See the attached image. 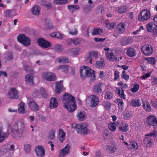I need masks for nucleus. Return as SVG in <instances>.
Wrapping results in <instances>:
<instances>
[{
    "instance_id": "f257e3e1",
    "label": "nucleus",
    "mask_w": 157,
    "mask_h": 157,
    "mask_svg": "<svg viewBox=\"0 0 157 157\" xmlns=\"http://www.w3.org/2000/svg\"><path fill=\"white\" fill-rule=\"evenodd\" d=\"M26 123L24 120H21L15 123L14 126L12 129L11 135L15 139H19L23 137L28 133L26 129Z\"/></svg>"
},
{
    "instance_id": "f03ea898",
    "label": "nucleus",
    "mask_w": 157,
    "mask_h": 157,
    "mask_svg": "<svg viewBox=\"0 0 157 157\" xmlns=\"http://www.w3.org/2000/svg\"><path fill=\"white\" fill-rule=\"evenodd\" d=\"M63 102L64 107L70 112H73L76 108L75 98L67 93L63 95Z\"/></svg>"
},
{
    "instance_id": "7ed1b4c3",
    "label": "nucleus",
    "mask_w": 157,
    "mask_h": 157,
    "mask_svg": "<svg viewBox=\"0 0 157 157\" xmlns=\"http://www.w3.org/2000/svg\"><path fill=\"white\" fill-rule=\"evenodd\" d=\"M94 72V71L88 67L84 66L81 67L80 69L81 77L84 78L86 76H88L90 78L91 81L95 80V75Z\"/></svg>"
},
{
    "instance_id": "20e7f679",
    "label": "nucleus",
    "mask_w": 157,
    "mask_h": 157,
    "mask_svg": "<svg viewBox=\"0 0 157 157\" xmlns=\"http://www.w3.org/2000/svg\"><path fill=\"white\" fill-rule=\"evenodd\" d=\"M72 127L76 128V131L78 133L83 135H86L90 132V130L87 128L88 124L87 123L84 122L82 124H73Z\"/></svg>"
},
{
    "instance_id": "39448f33",
    "label": "nucleus",
    "mask_w": 157,
    "mask_h": 157,
    "mask_svg": "<svg viewBox=\"0 0 157 157\" xmlns=\"http://www.w3.org/2000/svg\"><path fill=\"white\" fill-rule=\"evenodd\" d=\"M151 17L150 11L147 10H142L139 14L138 18L139 21L143 22L148 20Z\"/></svg>"
},
{
    "instance_id": "423d86ee",
    "label": "nucleus",
    "mask_w": 157,
    "mask_h": 157,
    "mask_svg": "<svg viewBox=\"0 0 157 157\" xmlns=\"http://www.w3.org/2000/svg\"><path fill=\"white\" fill-rule=\"evenodd\" d=\"M18 41L23 45L28 46L31 44V40L24 34H20L17 36Z\"/></svg>"
},
{
    "instance_id": "0eeeda50",
    "label": "nucleus",
    "mask_w": 157,
    "mask_h": 157,
    "mask_svg": "<svg viewBox=\"0 0 157 157\" xmlns=\"http://www.w3.org/2000/svg\"><path fill=\"white\" fill-rule=\"evenodd\" d=\"M42 76L43 78L48 81H53L56 80V77L54 73L50 72H44Z\"/></svg>"
},
{
    "instance_id": "6e6552de",
    "label": "nucleus",
    "mask_w": 157,
    "mask_h": 157,
    "mask_svg": "<svg viewBox=\"0 0 157 157\" xmlns=\"http://www.w3.org/2000/svg\"><path fill=\"white\" fill-rule=\"evenodd\" d=\"M146 123L148 125L152 126L155 128L157 127V118L154 116L151 115L147 117Z\"/></svg>"
},
{
    "instance_id": "1a4fd4ad",
    "label": "nucleus",
    "mask_w": 157,
    "mask_h": 157,
    "mask_svg": "<svg viewBox=\"0 0 157 157\" xmlns=\"http://www.w3.org/2000/svg\"><path fill=\"white\" fill-rule=\"evenodd\" d=\"M90 106L92 107H95L98 104L99 100L98 97L94 95H91L88 97Z\"/></svg>"
},
{
    "instance_id": "9d476101",
    "label": "nucleus",
    "mask_w": 157,
    "mask_h": 157,
    "mask_svg": "<svg viewBox=\"0 0 157 157\" xmlns=\"http://www.w3.org/2000/svg\"><path fill=\"white\" fill-rule=\"evenodd\" d=\"M141 49L143 53L147 56H150L153 52L152 46L149 44H145L142 47Z\"/></svg>"
},
{
    "instance_id": "9b49d317",
    "label": "nucleus",
    "mask_w": 157,
    "mask_h": 157,
    "mask_svg": "<svg viewBox=\"0 0 157 157\" xmlns=\"http://www.w3.org/2000/svg\"><path fill=\"white\" fill-rule=\"evenodd\" d=\"M28 104L30 108L33 111L36 112L39 110V106L35 101L31 98L28 99Z\"/></svg>"
},
{
    "instance_id": "f8f14e48",
    "label": "nucleus",
    "mask_w": 157,
    "mask_h": 157,
    "mask_svg": "<svg viewBox=\"0 0 157 157\" xmlns=\"http://www.w3.org/2000/svg\"><path fill=\"white\" fill-rule=\"evenodd\" d=\"M125 22H121L119 23L116 26L115 31V33L117 34H121L125 30Z\"/></svg>"
},
{
    "instance_id": "ddd939ff",
    "label": "nucleus",
    "mask_w": 157,
    "mask_h": 157,
    "mask_svg": "<svg viewBox=\"0 0 157 157\" xmlns=\"http://www.w3.org/2000/svg\"><path fill=\"white\" fill-rule=\"evenodd\" d=\"M37 43L42 48H48L51 46V44L43 38H40L38 39Z\"/></svg>"
},
{
    "instance_id": "4468645a",
    "label": "nucleus",
    "mask_w": 157,
    "mask_h": 157,
    "mask_svg": "<svg viewBox=\"0 0 157 157\" xmlns=\"http://www.w3.org/2000/svg\"><path fill=\"white\" fill-rule=\"evenodd\" d=\"M103 87V84L98 82L96 84L93 86V91L95 93H101Z\"/></svg>"
},
{
    "instance_id": "2eb2a0df",
    "label": "nucleus",
    "mask_w": 157,
    "mask_h": 157,
    "mask_svg": "<svg viewBox=\"0 0 157 157\" xmlns=\"http://www.w3.org/2000/svg\"><path fill=\"white\" fill-rule=\"evenodd\" d=\"M18 92L16 88H12L10 89L7 94L8 97L11 99L17 98Z\"/></svg>"
},
{
    "instance_id": "dca6fc26",
    "label": "nucleus",
    "mask_w": 157,
    "mask_h": 157,
    "mask_svg": "<svg viewBox=\"0 0 157 157\" xmlns=\"http://www.w3.org/2000/svg\"><path fill=\"white\" fill-rule=\"evenodd\" d=\"M70 145L67 144L63 148L61 149L59 154V157H64L66 155L69 153L70 148Z\"/></svg>"
},
{
    "instance_id": "f3484780",
    "label": "nucleus",
    "mask_w": 157,
    "mask_h": 157,
    "mask_svg": "<svg viewBox=\"0 0 157 157\" xmlns=\"http://www.w3.org/2000/svg\"><path fill=\"white\" fill-rule=\"evenodd\" d=\"M35 151L37 156L43 157L44 155L45 151L43 147L42 146H38L36 148Z\"/></svg>"
},
{
    "instance_id": "a211bd4d",
    "label": "nucleus",
    "mask_w": 157,
    "mask_h": 157,
    "mask_svg": "<svg viewBox=\"0 0 157 157\" xmlns=\"http://www.w3.org/2000/svg\"><path fill=\"white\" fill-rule=\"evenodd\" d=\"M105 55L107 59L111 62L116 61L117 60V57H116L111 52H106Z\"/></svg>"
},
{
    "instance_id": "6ab92c4d",
    "label": "nucleus",
    "mask_w": 157,
    "mask_h": 157,
    "mask_svg": "<svg viewBox=\"0 0 157 157\" xmlns=\"http://www.w3.org/2000/svg\"><path fill=\"white\" fill-rule=\"evenodd\" d=\"M58 106V103L56 98L54 97L52 98L50 100L49 107L51 109L56 108Z\"/></svg>"
},
{
    "instance_id": "aec40b11",
    "label": "nucleus",
    "mask_w": 157,
    "mask_h": 157,
    "mask_svg": "<svg viewBox=\"0 0 157 157\" xmlns=\"http://www.w3.org/2000/svg\"><path fill=\"white\" fill-rule=\"evenodd\" d=\"M62 82V81H60L56 83L55 90L57 94H59L63 90V85Z\"/></svg>"
},
{
    "instance_id": "412c9836",
    "label": "nucleus",
    "mask_w": 157,
    "mask_h": 157,
    "mask_svg": "<svg viewBox=\"0 0 157 157\" xmlns=\"http://www.w3.org/2000/svg\"><path fill=\"white\" fill-rule=\"evenodd\" d=\"M118 128L120 131L123 132H126L128 131L129 127L126 123H121L119 126Z\"/></svg>"
},
{
    "instance_id": "4be33fe9",
    "label": "nucleus",
    "mask_w": 157,
    "mask_h": 157,
    "mask_svg": "<svg viewBox=\"0 0 157 157\" xmlns=\"http://www.w3.org/2000/svg\"><path fill=\"white\" fill-rule=\"evenodd\" d=\"M132 39L131 37H124L122 38L121 41V44L123 46L128 45L132 43Z\"/></svg>"
},
{
    "instance_id": "5701e85b",
    "label": "nucleus",
    "mask_w": 157,
    "mask_h": 157,
    "mask_svg": "<svg viewBox=\"0 0 157 157\" xmlns=\"http://www.w3.org/2000/svg\"><path fill=\"white\" fill-rule=\"evenodd\" d=\"M116 91L120 98L124 99L126 98V95L122 88L117 87Z\"/></svg>"
},
{
    "instance_id": "b1692460",
    "label": "nucleus",
    "mask_w": 157,
    "mask_h": 157,
    "mask_svg": "<svg viewBox=\"0 0 157 157\" xmlns=\"http://www.w3.org/2000/svg\"><path fill=\"white\" fill-rule=\"evenodd\" d=\"M130 105L134 107H139L141 105V103L139 99L137 98L132 99L130 102Z\"/></svg>"
},
{
    "instance_id": "393cba45",
    "label": "nucleus",
    "mask_w": 157,
    "mask_h": 157,
    "mask_svg": "<svg viewBox=\"0 0 157 157\" xmlns=\"http://www.w3.org/2000/svg\"><path fill=\"white\" fill-rule=\"evenodd\" d=\"M116 149L117 148L114 144L108 145L106 147V151L110 154L114 153Z\"/></svg>"
},
{
    "instance_id": "a878e982",
    "label": "nucleus",
    "mask_w": 157,
    "mask_h": 157,
    "mask_svg": "<svg viewBox=\"0 0 157 157\" xmlns=\"http://www.w3.org/2000/svg\"><path fill=\"white\" fill-rule=\"evenodd\" d=\"M10 134L8 132H6L0 130V143H2L5 139L7 138Z\"/></svg>"
},
{
    "instance_id": "bb28decb",
    "label": "nucleus",
    "mask_w": 157,
    "mask_h": 157,
    "mask_svg": "<svg viewBox=\"0 0 157 157\" xmlns=\"http://www.w3.org/2000/svg\"><path fill=\"white\" fill-rule=\"evenodd\" d=\"M142 106L145 110L149 112L151 111V107L149 103L147 101H143Z\"/></svg>"
},
{
    "instance_id": "cd10ccee",
    "label": "nucleus",
    "mask_w": 157,
    "mask_h": 157,
    "mask_svg": "<svg viewBox=\"0 0 157 157\" xmlns=\"http://www.w3.org/2000/svg\"><path fill=\"white\" fill-rule=\"evenodd\" d=\"M144 142L146 147H149L152 144L153 140L150 137H146L144 138Z\"/></svg>"
},
{
    "instance_id": "c85d7f7f",
    "label": "nucleus",
    "mask_w": 157,
    "mask_h": 157,
    "mask_svg": "<svg viewBox=\"0 0 157 157\" xmlns=\"http://www.w3.org/2000/svg\"><path fill=\"white\" fill-rule=\"evenodd\" d=\"M77 117L79 120L84 121L86 119V114L83 111H80L77 114Z\"/></svg>"
},
{
    "instance_id": "c756f323",
    "label": "nucleus",
    "mask_w": 157,
    "mask_h": 157,
    "mask_svg": "<svg viewBox=\"0 0 157 157\" xmlns=\"http://www.w3.org/2000/svg\"><path fill=\"white\" fill-rule=\"evenodd\" d=\"M157 25L150 22L147 25V30L148 32H152L153 30L157 29Z\"/></svg>"
},
{
    "instance_id": "7c9ffc66",
    "label": "nucleus",
    "mask_w": 157,
    "mask_h": 157,
    "mask_svg": "<svg viewBox=\"0 0 157 157\" xmlns=\"http://www.w3.org/2000/svg\"><path fill=\"white\" fill-rule=\"evenodd\" d=\"M33 76L32 75L28 74L26 75L25 80L27 83H29L30 85H34L33 82Z\"/></svg>"
},
{
    "instance_id": "2f4dec72",
    "label": "nucleus",
    "mask_w": 157,
    "mask_h": 157,
    "mask_svg": "<svg viewBox=\"0 0 157 157\" xmlns=\"http://www.w3.org/2000/svg\"><path fill=\"white\" fill-rule=\"evenodd\" d=\"M40 8L38 6H34L32 9V12L33 14L37 16L40 13Z\"/></svg>"
},
{
    "instance_id": "473e14b6",
    "label": "nucleus",
    "mask_w": 157,
    "mask_h": 157,
    "mask_svg": "<svg viewBox=\"0 0 157 157\" xmlns=\"http://www.w3.org/2000/svg\"><path fill=\"white\" fill-rule=\"evenodd\" d=\"M128 148L129 150H131L134 151L138 148L137 144L135 141H132L129 142V146Z\"/></svg>"
},
{
    "instance_id": "72a5a7b5",
    "label": "nucleus",
    "mask_w": 157,
    "mask_h": 157,
    "mask_svg": "<svg viewBox=\"0 0 157 157\" xmlns=\"http://www.w3.org/2000/svg\"><path fill=\"white\" fill-rule=\"evenodd\" d=\"M59 140L61 143H62L64 140L65 137V133L63 132V129L60 128L59 130Z\"/></svg>"
},
{
    "instance_id": "f704fd0d",
    "label": "nucleus",
    "mask_w": 157,
    "mask_h": 157,
    "mask_svg": "<svg viewBox=\"0 0 157 157\" xmlns=\"http://www.w3.org/2000/svg\"><path fill=\"white\" fill-rule=\"evenodd\" d=\"M126 54L130 57H133L136 55L135 51L134 48H129L127 49Z\"/></svg>"
},
{
    "instance_id": "c9c22d12",
    "label": "nucleus",
    "mask_w": 157,
    "mask_h": 157,
    "mask_svg": "<svg viewBox=\"0 0 157 157\" xmlns=\"http://www.w3.org/2000/svg\"><path fill=\"white\" fill-rule=\"evenodd\" d=\"M55 131L54 129L51 130L48 132V138L49 140H54L55 137Z\"/></svg>"
},
{
    "instance_id": "e433bc0d",
    "label": "nucleus",
    "mask_w": 157,
    "mask_h": 157,
    "mask_svg": "<svg viewBox=\"0 0 157 157\" xmlns=\"http://www.w3.org/2000/svg\"><path fill=\"white\" fill-rule=\"evenodd\" d=\"M14 11L13 10H7L5 12V16L12 18L15 15Z\"/></svg>"
},
{
    "instance_id": "4c0bfd02",
    "label": "nucleus",
    "mask_w": 157,
    "mask_h": 157,
    "mask_svg": "<svg viewBox=\"0 0 157 157\" xmlns=\"http://www.w3.org/2000/svg\"><path fill=\"white\" fill-rule=\"evenodd\" d=\"M102 33V30L101 29L95 28L93 29L92 34V35H100Z\"/></svg>"
},
{
    "instance_id": "58836bf2",
    "label": "nucleus",
    "mask_w": 157,
    "mask_h": 157,
    "mask_svg": "<svg viewBox=\"0 0 157 157\" xmlns=\"http://www.w3.org/2000/svg\"><path fill=\"white\" fill-rule=\"evenodd\" d=\"M126 7L125 5L117 7L116 8L117 13H122L125 12L126 11Z\"/></svg>"
},
{
    "instance_id": "ea45409f",
    "label": "nucleus",
    "mask_w": 157,
    "mask_h": 157,
    "mask_svg": "<svg viewBox=\"0 0 157 157\" xmlns=\"http://www.w3.org/2000/svg\"><path fill=\"white\" fill-rule=\"evenodd\" d=\"M58 70H61L63 72L67 73L69 70V68L68 66L67 65H62L58 67Z\"/></svg>"
},
{
    "instance_id": "a19ab883",
    "label": "nucleus",
    "mask_w": 157,
    "mask_h": 157,
    "mask_svg": "<svg viewBox=\"0 0 157 157\" xmlns=\"http://www.w3.org/2000/svg\"><path fill=\"white\" fill-rule=\"evenodd\" d=\"M104 60L102 59H101L100 60L97 61L96 63V67L99 68H102L104 65Z\"/></svg>"
},
{
    "instance_id": "79ce46f5",
    "label": "nucleus",
    "mask_w": 157,
    "mask_h": 157,
    "mask_svg": "<svg viewBox=\"0 0 157 157\" xmlns=\"http://www.w3.org/2000/svg\"><path fill=\"white\" fill-rule=\"evenodd\" d=\"M113 97V93L109 90H107L105 93V98L107 99H111Z\"/></svg>"
},
{
    "instance_id": "37998d69",
    "label": "nucleus",
    "mask_w": 157,
    "mask_h": 157,
    "mask_svg": "<svg viewBox=\"0 0 157 157\" xmlns=\"http://www.w3.org/2000/svg\"><path fill=\"white\" fill-rule=\"evenodd\" d=\"M20 107L18 109L19 113L24 114L25 113V104L23 102H21L20 104Z\"/></svg>"
},
{
    "instance_id": "c03bdc74",
    "label": "nucleus",
    "mask_w": 157,
    "mask_h": 157,
    "mask_svg": "<svg viewBox=\"0 0 157 157\" xmlns=\"http://www.w3.org/2000/svg\"><path fill=\"white\" fill-rule=\"evenodd\" d=\"M58 62L59 63H66L69 62L68 58L64 57H61L57 59Z\"/></svg>"
},
{
    "instance_id": "a18cd8bd",
    "label": "nucleus",
    "mask_w": 157,
    "mask_h": 157,
    "mask_svg": "<svg viewBox=\"0 0 157 157\" xmlns=\"http://www.w3.org/2000/svg\"><path fill=\"white\" fill-rule=\"evenodd\" d=\"M68 52L74 55H77L78 54L80 49L79 48H73L68 49Z\"/></svg>"
},
{
    "instance_id": "49530a36",
    "label": "nucleus",
    "mask_w": 157,
    "mask_h": 157,
    "mask_svg": "<svg viewBox=\"0 0 157 157\" xmlns=\"http://www.w3.org/2000/svg\"><path fill=\"white\" fill-rule=\"evenodd\" d=\"M139 88V85L137 83H135L133 87L131 89V91L132 93H134L137 92Z\"/></svg>"
},
{
    "instance_id": "de8ad7c7",
    "label": "nucleus",
    "mask_w": 157,
    "mask_h": 157,
    "mask_svg": "<svg viewBox=\"0 0 157 157\" xmlns=\"http://www.w3.org/2000/svg\"><path fill=\"white\" fill-rule=\"evenodd\" d=\"M145 60L147 61L148 63L152 65L155 64L156 60L154 57H149L145 58Z\"/></svg>"
},
{
    "instance_id": "09e8293b",
    "label": "nucleus",
    "mask_w": 157,
    "mask_h": 157,
    "mask_svg": "<svg viewBox=\"0 0 157 157\" xmlns=\"http://www.w3.org/2000/svg\"><path fill=\"white\" fill-rule=\"evenodd\" d=\"M54 49L55 51L61 52L63 51V47L61 45L57 44L55 46Z\"/></svg>"
},
{
    "instance_id": "8fccbe9b",
    "label": "nucleus",
    "mask_w": 157,
    "mask_h": 157,
    "mask_svg": "<svg viewBox=\"0 0 157 157\" xmlns=\"http://www.w3.org/2000/svg\"><path fill=\"white\" fill-rule=\"evenodd\" d=\"M108 127L109 129L113 132H114L116 129V123H110L109 124Z\"/></svg>"
},
{
    "instance_id": "3c124183",
    "label": "nucleus",
    "mask_w": 157,
    "mask_h": 157,
    "mask_svg": "<svg viewBox=\"0 0 157 157\" xmlns=\"http://www.w3.org/2000/svg\"><path fill=\"white\" fill-rule=\"evenodd\" d=\"M68 0H54V2L56 5L63 4L67 3Z\"/></svg>"
},
{
    "instance_id": "603ef678",
    "label": "nucleus",
    "mask_w": 157,
    "mask_h": 157,
    "mask_svg": "<svg viewBox=\"0 0 157 157\" xmlns=\"http://www.w3.org/2000/svg\"><path fill=\"white\" fill-rule=\"evenodd\" d=\"M102 104L105 109H109L111 107V104L107 101H104Z\"/></svg>"
},
{
    "instance_id": "864d4df0",
    "label": "nucleus",
    "mask_w": 157,
    "mask_h": 157,
    "mask_svg": "<svg viewBox=\"0 0 157 157\" xmlns=\"http://www.w3.org/2000/svg\"><path fill=\"white\" fill-rule=\"evenodd\" d=\"M40 94H41L42 97L44 98H47L48 95L45 91L43 87H41L40 89Z\"/></svg>"
},
{
    "instance_id": "5fc2aeb1",
    "label": "nucleus",
    "mask_w": 157,
    "mask_h": 157,
    "mask_svg": "<svg viewBox=\"0 0 157 157\" xmlns=\"http://www.w3.org/2000/svg\"><path fill=\"white\" fill-rule=\"evenodd\" d=\"M121 77L122 78L125 79L126 81H127L129 79V76L128 75L126 74V71L124 70L122 71L121 75Z\"/></svg>"
},
{
    "instance_id": "6e6d98bb",
    "label": "nucleus",
    "mask_w": 157,
    "mask_h": 157,
    "mask_svg": "<svg viewBox=\"0 0 157 157\" xmlns=\"http://www.w3.org/2000/svg\"><path fill=\"white\" fill-rule=\"evenodd\" d=\"M117 85L120 87V88H122L123 89H126L128 88V85L126 83H124L122 82H119L117 84Z\"/></svg>"
},
{
    "instance_id": "4d7b16f0",
    "label": "nucleus",
    "mask_w": 157,
    "mask_h": 157,
    "mask_svg": "<svg viewBox=\"0 0 157 157\" xmlns=\"http://www.w3.org/2000/svg\"><path fill=\"white\" fill-rule=\"evenodd\" d=\"M5 58L7 60L13 59V57L12 53L11 52L7 53L6 54Z\"/></svg>"
},
{
    "instance_id": "13d9d810",
    "label": "nucleus",
    "mask_w": 157,
    "mask_h": 157,
    "mask_svg": "<svg viewBox=\"0 0 157 157\" xmlns=\"http://www.w3.org/2000/svg\"><path fill=\"white\" fill-rule=\"evenodd\" d=\"M98 53L95 51H92L89 53V57L92 58H96L97 57Z\"/></svg>"
},
{
    "instance_id": "bf43d9fd",
    "label": "nucleus",
    "mask_w": 157,
    "mask_h": 157,
    "mask_svg": "<svg viewBox=\"0 0 157 157\" xmlns=\"http://www.w3.org/2000/svg\"><path fill=\"white\" fill-rule=\"evenodd\" d=\"M116 103L118 105L121 107V108L123 107L124 106V102L123 100L121 99L120 98H117L116 100Z\"/></svg>"
},
{
    "instance_id": "052dcab7",
    "label": "nucleus",
    "mask_w": 157,
    "mask_h": 157,
    "mask_svg": "<svg viewBox=\"0 0 157 157\" xmlns=\"http://www.w3.org/2000/svg\"><path fill=\"white\" fill-rule=\"evenodd\" d=\"M24 149L26 152H29L31 151V146L29 144L25 145L24 146Z\"/></svg>"
},
{
    "instance_id": "680f3d73",
    "label": "nucleus",
    "mask_w": 157,
    "mask_h": 157,
    "mask_svg": "<svg viewBox=\"0 0 157 157\" xmlns=\"http://www.w3.org/2000/svg\"><path fill=\"white\" fill-rule=\"evenodd\" d=\"M116 25V23L115 22H112L109 23V25H107V27L109 29H113Z\"/></svg>"
},
{
    "instance_id": "e2e57ef3",
    "label": "nucleus",
    "mask_w": 157,
    "mask_h": 157,
    "mask_svg": "<svg viewBox=\"0 0 157 157\" xmlns=\"http://www.w3.org/2000/svg\"><path fill=\"white\" fill-rule=\"evenodd\" d=\"M46 28L49 29H53V26L52 22L49 21L48 22L46 25Z\"/></svg>"
},
{
    "instance_id": "0e129e2a",
    "label": "nucleus",
    "mask_w": 157,
    "mask_h": 157,
    "mask_svg": "<svg viewBox=\"0 0 157 157\" xmlns=\"http://www.w3.org/2000/svg\"><path fill=\"white\" fill-rule=\"evenodd\" d=\"M119 73V72L117 70H116L114 71V80H116L118 79L119 78V77H120Z\"/></svg>"
},
{
    "instance_id": "69168bd1",
    "label": "nucleus",
    "mask_w": 157,
    "mask_h": 157,
    "mask_svg": "<svg viewBox=\"0 0 157 157\" xmlns=\"http://www.w3.org/2000/svg\"><path fill=\"white\" fill-rule=\"evenodd\" d=\"M24 69L28 72H31L33 73V71L31 69V68L29 67H28L27 65H24Z\"/></svg>"
},
{
    "instance_id": "338daca9",
    "label": "nucleus",
    "mask_w": 157,
    "mask_h": 157,
    "mask_svg": "<svg viewBox=\"0 0 157 157\" xmlns=\"http://www.w3.org/2000/svg\"><path fill=\"white\" fill-rule=\"evenodd\" d=\"M42 6L45 7L47 9H50L52 7V5L51 3L47 4L45 3H42Z\"/></svg>"
},
{
    "instance_id": "774afa93",
    "label": "nucleus",
    "mask_w": 157,
    "mask_h": 157,
    "mask_svg": "<svg viewBox=\"0 0 157 157\" xmlns=\"http://www.w3.org/2000/svg\"><path fill=\"white\" fill-rule=\"evenodd\" d=\"M63 35L60 33L59 32H56V38L59 39H63Z\"/></svg>"
}]
</instances>
